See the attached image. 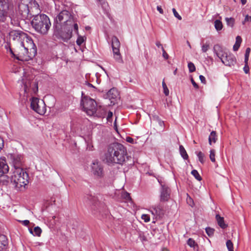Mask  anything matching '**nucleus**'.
<instances>
[{"label":"nucleus","instance_id":"1","mask_svg":"<svg viewBox=\"0 0 251 251\" xmlns=\"http://www.w3.org/2000/svg\"><path fill=\"white\" fill-rule=\"evenodd\" d=\"M7 157L14 168L11 176V182L16 190L21 191L25 189L29 183L28 174L24 169V155L15 152L9 153Z\"/></svg>","mask_w":251,"mask_h":251},{"label":"nucleus","instance_id":"2","mask_svg":"<svg viewBox=\"0 0 251 251\" xmlns=\"http://www.w3.org/2000/svg\"><path fill=\"white\" fill-rule=\"evenodd\" d=\"M127 154L126 148L123 144L113 143L108 145L103 161L109 166L115 164L122 165L127 158Z\"/></svg>","mask_w":251,"mask_h":251},{"label":"nucleus","instance_id":"3","mask_svg":"<svg viewBox=\"0 0 251 251\" xmlns=\"http://www.w3.org/2000/svg\"><path fill=\"white\" fill-rule=\"evenodd\" d=\"M77 19L72 9H65L60 11L54 18L53 24L73 25L75 33L78 35Z\"/></svg>","mask_w":251,"mask_h":251},{"label":"nucleus","instance_id":"4","mask_svg":"<svg viewBox=\"0 0 251 251\" xmlns=\"http://www.w3.org/2000/svg\"><path fill=\"white\" fill-rule=\"evenodd\" d=\"M32 17L31 21L32 27L41 34H47L51 26L49 17L46 14H40L33 15Z\"/></svg>","mask_w":251,"mask_h":251},{"label":"nucleus","instance_id":"5","mask_svg":"<svg viewBox=\"0 0 251 251\" xmlns=\"http://www.w3.org/2000/svg\"><path fill=\"white\" fill-rule=\"evenodd\" d=\"M53 36L58 39L67 42L72 37L73 25L53 24Z\"/></svg>","mask_w":251,"mask_h":251},{"label":"nucleus","instance_id":"6","mask_svg":"<svg viewBox=\"0 0 251 251\" xmlns=\"http://www.w3.org/2000/svg\"><path fill=\"white\" fill-rule=\"evenodd\" d=\"M23 39L24 41H25L27 45L26 46H25V43L24 42H21V45L24 47L25 52L27 53V55L25 56H31V60L33 57L35 56L37 53V49L35 44L34 43L33 40L32 38L28 35L26 33H22Z\"/></svg>","mask_w":251,"mask_h":251},{"label":"nucleus","instance_id":"7","mask_svg":"<svg viewBox=\"0 0 251 251\" xmlns=\"http://www.w3.org/2000/svg\"><path fill=\"white\" fill-rule=\"evenodd\" d=\"M83 201L86 206L92 211L93 214H95L99 211L100 201L97 197L94 194H87L83 199Z\"/></svg>","mask_w":251,"mask_h":251},{"label":"nucleus","instance_id":"8","mask_svg":"<svg viewBox=\"0 0 251 251\" xmlns=\"http://www.w3.org/2000/svg\"><path fill=\"white\" fill-rule=\"evenodd\" d=\"M80 106L82 110L90 116L94 115L97 108V103L95 100L89 97H84L81 100Z\"/></svg>","mask_w":251,"mask_h":251},{"label":"nucleus","instance_id":"9","mask_svg":"<svg viewBox=\"0 0 251 251\" xmlns=\"http://www.w3.org/2000/svg\"><path fill=\"white\" fill-rule=\"evenodd\" d=\"M30 2L29 0H21L18 5V14L21 16L20 18L25 20L32 17L33 16L29 13L28 3Z\"/></svg>","mask_w":251,"mask_h":251},{"label":"nucleus","instance_id":"10","mask_svg":"<svg viewBox=\"0 0 251 251\" xmlns=\"http://www.w3.org/2000/svg\"><path fill=\"white\" fill-rule=\"evenodd\" d=\"M30 108L40 115H43L46 111L44 101L36 97L30 99Z\"/></svg>","mask_w":251,"mask_h":251},{"label":"nucleus","instance_id":"11","mask_svg":"<svg viewBox=\"0 0 251 251\" xmlns=\"http://www.w3.org/2000/svg\"><path fill=\"white\" fill-rule=\"evenodd\" d=\"M91 172L97 178H102L104 176L103 165L97 160L94 161L91 165Z\"/></svg>","mask_w":251,"mask_h":251},{"label":"nucleus","instance_id":"12","mask_svg":"<svg viewBox=\"0 0 251 251\" xmlns=\"http://www.w3.org/2000/svg\"><path fill=\"white\" fill-rule=\"evenodd\" d=\"M103 97L104 99H108L110 101V104L114 105L117 103L118 100L120 99L119 93L117 89L115 88H112L110 89L105 95Z\"/></svg>","mask_w":251,"mask_h":251},{"label":"nucleus","instance_id":"13","mask_svg":"<svg viewBox=\"0 0 251 251\" xmlns=\"http://www.w3.org/2000/svg\"><path fill=\"white\" fill-rule=\"evenodd\" d=\"M160 192V201L162 202H167L170 198L171 190L170 188L166 184L162 185L159 190Z\"/></svg>","mask_w":251,"mask_h":251},{"label":"nucleus","instance_id":"14","mask_svg":"<svg viewBox=\"0 0 251 251\" xmlns=\"http://www.w3.org/2000/svg\"><path fill=\"white\" fill-rule=\"evenodd\" d=\"M4 48L6 49V51H9L11 57L16 59L18 60L22 61H28L31 60V56H19L18 54L15 53V52L12 50V48L10 47V44L9 42H7L5 45Z\"/></svg>","mask_w":251,"mask_h":251},{"label":"nucleus","instance_id":"15","mask_svg":"<svg viewBox=\"0 0 251 251\" xmlns=\"http://www.w3.org/2000/svg\"><path fill=\"white\" fill-rule=\"evenodd\" d=\"M221 60L225 65L228 66H234L236 63L235 56L228 51L225 53L224 57L221 58Z\"/></svg>","mask_w":251,"mask_h":251},{"label":"nucleus","instance_id":"16","mask_svg":"<svg viewBox=\"0 0 251 251\" xmlns=\"http://www.w3.org/2000/svg\"><path fill=\"white\" fill-rule=\"evenodd\" d=\"M9 3L6 0H0V22H4L6 18Z\"/></svg>","mask_w":251,"mask_h":251},{"label":"nucleus","instance_id":"17","mask_svg":"<svg viewBox=\"0 0 251 251\" xmlns=\"http://www.w3.org/2000/svg\"><path fill=\"white\" fill-rule=\"evenodd\" d=\"M227 51L224 50L222 47L219 44H216L213 47V52L220 59L224 57L225 53Z\"/></svg>","mask_w":251,"mask_h":251},{"label":"nucleus","instance_id":"18","mask_svg":"<svg viewBox=\"0 0 251 251\" xmlns=\"http://www.w3.org/2000/svg\"><path fill=\"white\" fill-rule=\"evenodd\" d=\"M9 167L6 163L4 157L0 159V176L5 174L8 172Z\"/></svg>","mask_w":251,"mask_h":251},{"label":"nucleus","instance_id":"19","mask_svg":"<svg viewBox=\"0 0 251 251\" xmlns=\"http://www.w3.org/2000/svg\"><path fill=\"white\" fill-rule=\"evenodd\" d=\"M22 33L25 32L20 30H12L9 32V36L13 40L20 41L23 39Z\"/></svg>","mask_w":251,"mask_h":251},{"label":"nucleus","instance_id":"20","mask_svg":"<svg viewBox=\"0 0 251 251\" xmlns=\"http://www.w3.org/2000/svg\"><path fill=\"white\" fill-rule=\"evenodd\" d=\"M8 239L3 234H0V251H5L8 246Z\"/></svg>","mask_w":251,"mask_h":251},{"label":"nucleus","instance_id":"21","mask_svg":"<svg viewBox=\"0 0 251 251\" xmlns=\"http://www.w3.org/2000/svg\"><path fill=\"white\" fill-rule=\"evenodd\" d=\"M94 115L92 116L97 117L98 118H104L106 114V111L104 108H101L100 106L96 108L95 112H94Z\"/></svg>","mask_w":251,"mask_h":251},{"label":"nucleus","instance_id":"22","mask_svg":"<svg viewBox=\"0 0 251 251\" xmlns=\"http://www.w3.org/2000/svg\"><path fill=\"white\" fill-rule=\"evenodd\" d=\"M111 41L113 51H116V52H119L120 47V42L118 38L116 36H114L112 37Z\"/></svg>","mask_w":251,"mask_h":251},{"label":"nucleus","instance_id":"23","mask_svg":"<svg viewBox=\"0 0 251 251\" xmlns=\"http://www.w3.org/2000/svg\"><path fill=\"white\" fill-rule=\"evenodd\" d=\"M216 219L218 226L222 229H226L227 227V225L225 223L224 218L220 215H216Z\"/></svg>","mask_w":251,"mask_h":251},{"label":"nucleus","instance_id":"24","mask_svg":"<svg viewBox=\"0 0 251 251\" xmlns=\"http://www.w3.org/2000/svg\"><path fill=\"white\" fill-rule=\"evenodd\" d=\"M100 181V186L105 187L111 185L112 183L113 179L110 177H102Z\"/></svg>","mask_w":251,"mask_h":251},{"label":"nucleus","instance_id":"25","mask_svg":"<svg viewBox=\"0 0 251 251\" xmlns=\"http://www.w3.org/2000/svg\"><path fill=\"white\" fill-rule=\"evenodd\" d=\"M9 182L14 186L11 182V177H9L7 175H5V174L0 176V183L2 185L7 186L9 184Z\"/></svg>","mask_w":251,"mask_h":251},{"label":"nucleus","instance_id":"26","mask_svg":"<svg viewBox=\"0 0 251 251\" xmlns=\"http://www.w3.org/2000/svg\"><path fill=\"white\" fill-rule=\"evenodd\" d=\"M179 153L181 155V156L183 158L184 160H187L188 159L189 156L188 155L184 148V147L182 145H179Z\"/></svg>","mask_w":251,"mask_h":251},{"label":"nucleus","instance_id":"27","mask_svg":"<svg viewBox=\"0 0 251 251\" xmlns=\"http://www.w3.org/2000/svg\"><path fill=\"white\" fill-rule=\"evenodd\" d=\"M217 139L216 132L215 131H211L208 138L209 144L211 145L212 143H215L216 142Z\"/></svg>","mask_w":251,"mask_h":251},{"label":"nucleus","instance_id":"28","mask_svg":"<svg viewBox=\"0 0 251 251\" xmlns=\"http://www.w3.org/2000/svg\"><path fill=\"white\" fill-rule=\"evenodd\" d=\"M153 214H156L158 216H161L164 214V211L160 205L155 206L152 212Z\"/></svg>","mask_w":251,"mask_h":251},{"label":"nucleus","instance_id":"29","mask_svg":"<svg viewBox=\"0 0 251 251\" xmlns=\"http://www.w3.org/2000/svg\"><path fill=\"white\" fill-rule=\"evenodd\" d=\"M214 26L217 31L221 30L223 27L222 22L220 20H216L214 22Z\"/></svg>","mask_w":251,"mask_h":251},{"label":"nucleus","instance_id":"30","mask_svg":"<svg viewBox=\"0 0 251 251\" xmlns=\"http://www.w3.org/2000/svg\"><path fill=\"white\" fill-rule=\"evenodd\" d=\"M114 54V57L115 59L119 63H122L123 62V60L121 57V55L120 53V50H119V52H116L115 51H113Z\"/></svg>","mask_w":251,"mask_h":251},{"label":"nucleus","instance_id":"31","mask_svg":"<svg viewBox=\"0 0 251 251\" xmlns=\"http://www.w3.org/2000/svg\"><path fill=\"white\" fill-rule=\"evenodd\" d=\"M226 24L228 26L232 27L234 25L235 20L233 18H225Z\"/></svg>","mask_w":251,"mask_h":251},{"label":"nucleus","instance_id":"32","mask_svg":"<svg viewBox=\"0 0 251 251\" xmlns=\"http://www.w3.org/2000/svg\"><path fill=\"white\" fill-rule=\"evenodd\" d=\"M191 174L194 176V177L198 180L201 181L202 179L200 175L199 172L196 170H193L191 171Z\"/></svg>","mask_w":251,"mask_h":251},{"label":"nucleus","instance_id":"33","mask_svg":"<svg viewBox=\"0 0 251 251\" xmlns=\"http://www.w3.org/2000/svg\"><path fill=\"white\" fill-rule=\"evenodd\" d=\"M196 153L197 154V155L199 158V161L201 164H203L204 162V154L201 151H198V152H196Z\"/></svg>","mask_w":251,"mask_h":251},{"label":"nucleus","instance_id":"34","mask_svg":"<svg viewBox=\"0 0 251 251\" xmlns=\"http://www.w3.org/2000/svg\"><path fill=\"white\" fill-rule=\"evenodd\" d=\"M33 231V236H36L39 237L41 235V234L42 233V229L39 226H37L34 228Z\"/></svg>","mask_w":251,"mask_h":251},{"label":"nucleus","instance_id":"35","mask_svg":"<svg viewBox=\"0 0 251 251\" xmlns=\"http://www.w3.org/2000/svg\"><path fill=\"white\" fill-rule=\"evenodd\" d=\"M215 229L210 227L205 228V232L209 237L213 236L214 233Z\"/></svg>","mask_w":251,"mask_h":251},{"label":"nucleus","instance_id":"36","mask_svg":"<svg viewBox=\"0 0 251 251\" xmlns=\"http://www.w3.org/2000/svg\"><path fill=\"white\" fill-rule=\"evenodd\" d=\"M201 51L202 52H206L209 48V43L206 42L205 44H202V42L201 43Z\"/></svg>","mask_w":251,"mask_h":251},{"label":"nucleus","instance_id":"37","mask_svg":"<svg viewBox=\"0 0 251 251\" xmlns=\"http://www.w3.org/2000/svg\"><path fill=\"white\" fill-rule=\"evenodd\" d=\"M188 68L190 73H193L196 71V67L194 64L191 62L188 63Z\"/></svg>","mask_w":251,"mask_h":251},{"label":"nucleus","instance_id":"38","mask_svg":"<svg viewBox=\"0 0 251 251\" xmlns=\"http://www.w3.org/2000/svg\"><path fill=\"white\" fill-rule=\"evenodd\" d=\"M226 245L228 251H234L233 245L232 242L230 240H227Z\"/></svg>","mask_w":251,"mask_h":251},{"label":"nucleus","instance_id":"39","mask_svg":"<svg viewBox=\"0 0 251 251\" xmlns=\"http://www.w3.org/2000/svg\"><path fill=\"white\" fill-rule=\"evenodd\" d=\"M162 87L163 88L164 94L166 96H168L169 94V90L168 88H167V86L164 81L162 82Z\"/></svg>","mask_w":251,"mask_h":251},{"label":"nucleus","instance_id":"40","mask_svg":"<svg viewBox=\"0 0 251 251\" xmlns=\"http://www.w3.org/2000/svg\"><path fill=\"white\" fill-rule=\"evenodd\" d=\"M187 243L188 246H189L190 247H195V246L196 245V242L194 240H193L192 238H189L187 240Z\"/></svg>","mask_w":251,"mask_h":251},{"label":"nucleus","instance_id":"41","mask_svg":"<svg viewBox=\"0 0 251 251\" xmlns=\"http://www.w3.org/2000/svg\"><path fill=\"white\" fill-rule=\"evenodd\" d=\"M215 151L214 150H211L210 151V155L209 157L211 160V161L212 162H215Z\"/></svg>","mask_w":251,"mask_h":251},{"label":"nucleus","instance_id":"42","mask_svg":"<svg viewBox=\"0 0 251 251\" xmlns=\"http://www.w3.org/2000/svg\"><path fill=\"white\" fill-rule=\"evenodd\" d=\"M84 40L83 37L78 35L77 39L76 41V44L78 46H81L84 42Z\"/></svg>","mask_w":251,"mask_h":251},{"label":"nucleus","instance_id":"43","mask_svg":"<svg viewBox=\"0 0 251 251\" xmlns=\"http://www.w3.org/2000/svg\"><path fill=\"white\" fill-rule=\"evenodd\" d=\"M138 237L140 240L142 242L147 241V238L142 232H140L139 233Z\"/></svg>","mask_w":251,"mask_h":251},{"label":"nucleus","instance_id":"44","mask_svg":"<svg viewBox=\"0 0 251 251\" xmlns=\"http://www.w3.org/2000/svg\"><path fill=\"white\" fill-rule=\"evenodd\" d=\"M172 11H173V14L174 15V16L177 19H178L179 20H181L182 19L181 16L179 15V14L177 13V12L176 11V10L175 8H173Z\"/></svg>","mask_w":251,"mask_h":251},{"label":"nucleus","instance_id":"45","mask_svg":"<svg viewBox=\"0 0 251 251\" xmlns=\"http://www.w3.org/2000/svg\"><path fill=\"white\" fill-rule=\"evenodd\" d=\"M246 22H251V16L248 15L245 16L244 20L242 22V24L244 25Z\"/></svg>","mask_w":251,"mask_h":251},{"label":"nucleus","instance_id":"46","mask_svg":"<svg viewBox=\"0 0 251 251\" xmlns=\"http://www.w3.org/2000/svg\"><path fill=\"white\" fill-rule=\"evenodd\" d=\"M142 219L145 222H148L150 221V216L147 214H143L142 216Z\"/></svg>","mask_w":251,"mask_h":251},{"label":"nucleus","instance_id":"47","mask_svg":"<svg viewBox=\"0 0 251 251\" xmlns=\"http://www.w3.org/2000/svg\"><path fill=\"white\" fill-rule=\"evenodd\" d=\"M162 50L163 57L165 59H168L169 58V56L168 54V53L166 52L163 47H162Z\"/></svg>","mask_w":251,"mask_h":251},{"label":"nucleus","instance_id":"48","mask_svg":"<svg viewBox=\"0 0 251 251\" xmlns=\"http://www.w3.org/2000/svg\"><path fill=\"white\" fill-rule=\"evenodd\" d=\"M10 18H11V24L12 25H18L19 24V21L18 20L13 19L11 17H10Z\"/></svg>","mask_w":251,"mask_h":251},{"label":"nucleus","instance_id":"49","mask_svg":"<svg viewBox=\"0 0 251 251\" xmlns=\"http://www.w3.org/2000/svg\"><path fill=\"white\" fill-rule=\"evenodd\" d=\"M243 70L245 74H248L250 71V69L248 65L245 64V66L243 68Z\"/></svg>","mask_w":251,"mask_h":251},{"label":"nucleus","instance_id":"50","mask_svg":"<svg viewBox=\"0 0 251 251\" xmlns=\"http://www.w3.org/2000/svg\"><path fill=\"white\" fill-rule=\"evenodd\" d=\"M242 38L240 36H236L235 43L240 45L242 42Z\"/></svg>","mask_w":251,"mask_h":251},{"label":"nucleus","instance_id":"51","mask_svg":"<svg viewBox=\"0 0 251 251\" xmlns=\"http://www.w3.org/2000/svg\"><path fill=\"white\" fill-rule=\"evenodd\" d=\"M200 79L202 83L205 84L206 83V79L205 77L202 75H200L199 76Z\"/></svg>","mask_w":251,"mask_h":251},{"label":"nucleus","instance_id":"52","mask_svg":"<svg viewBox=\"0 0 251 251\" xmlns=\"http://www.w3.org/2000/svg\"><path fill=\"white\" fill-rule=\"evenodd\" d=\"M4 147V141L3 139L0 136V151H1Z\"/></svg>","mask_w":251,"mask_h":251},{"label":"nucleus","instance_id":"53","mask_svg":"<svg viewBox=\"0 0 251 251\" xmlns=\"http://www.w3.org/2000/svg\"><path fill=\"white\" fill-rule=\"evenodd\" d=\"M113 117V113L110 111H109L108 112V113H107V120H109L110 119L112 118V117Z\"/></svg>","mask_w":251,"mask_h":251},{"label":"nucleus","instance_id":"54","mask_svg":"<svg viewBox=\"0 0 251 251\" xmlns=\"http://www.w3.org/2000/svg\"><path fill=\"white\" fill-rule=\"evenodd\" d=\"M20 222H21L23 225L26 226L28 225L29 224V221L27 220H25L23 221H20Z\"/></svg>","mask_w":251,"mask_h":251},{"label":"nucleus","instance_id":"55","mask_svg":"<svg viewBox=\"0 0 251 251\" xmlns=\"http://www.w3.org/2000/svg\"><path fill=\"white\" fill-rule=\"evenodd\" d=\"M191 81L192 82V84L193 86L196 88L198 89L199 88V85L196 83V82L194 81L193 78H191Z\"/></svg>","mask_w":251,"mask_h":251},{"label":"nucleus","instance_id":"56","mask_svg":"<svg viewBox=\"0 0 251 251\" xmlns=\"http://www.w3.org/2000/svg\"><path fill=\"white\" fill-rule=\"evenodd\" d=\"M240 46V45L238 44L237 43H235V44L233 45V50L234 51L238 50Z\"/></svg>","mask_w":251,"mask_h":251},{"label":"nucleus","instance_id":"57","mask_svg":"<svg viewBox=\"0 0 251 251\" xmlns=\"http://www.w3.org/2000/svg\"><path fill=\"white\" fill-rule=\"evenodd\" d=\"M126 141L127 142H128L129 143H132V144H133L134 142V139L130 137H127L126 138Z\"/></svg>","mask_w":251,"mask_h":251},{"label":"nucleus","instance_id":"58","mask_svg":"<svg viewBox=\"0 0 251 251\" xmlns=\"http://www.w3.org/2000/svg\"><path fill=\"white\" fill-rule=\"evenodd\" d=\"M34 88L33 89V91L34 93H35L37 92L38 91L37 83L35 82L34 83Z\"/></svg>","mask_w":251,"mask_h":251},{"label":"nucleus","instance_id":"59","mask_svg":"<svg viewBox=\"0 0 251 251\" xmlns=\"http://www.w3.org/2000/svg\"><path fill=\"white\" fill-rule=\"evenodd\" d=\"M157 11L161 14H163V10L161 8L160 6H157Z\"/></svg>","mask_w":251,"mask_h":251},{"label":"nucleus","instance_id":"60","mask_svg":"<svg viewBox=\"0 0 251 251\" xmlns=\"http://www.w3.org/2000/svg\"><path fill=\"white\" fill-rule=\"evenodd\" d=\"M250 51H251V49L250 48H247L246 50L245 55H250Z\"/></svg>","mask_w":251,"mask_h":251},{"label":"nucleus","instance_id":"61","mask_svg":"<svg viewBox=\"0 0 251 251\" xmlns=\"http://www.w3.org/2000/svg\"><path fill=\"white\" fill-rule=\"evenodd\" d=\"M249 58V55H245V59H244V62L245 64L248 65V62Z\"/></svg>","mask_w":251,"mask_h":251},{"label":"nucleus","instance_id":"62","mask_svg":"<svg viewBox=\"0 0 251 251\" xmlns=\"http://www.w3.org/2000/svg\"><path fill=\"white\" fill-rule=\"evenodd\" d=\"M158 123L160 126H162L164 124V122L163 121H162L158 117H157Z\"/></svg>","mask_w":251,"mask_h":251},{"label":"nucleus","instance_id":"63","mask_svg":"<svg viewBox=\"0 0 251 251\" xmlns=\"http://www.w3.org/2000/svg\"><path fill=\"white\" fill-rule=\"evenodd\" d=\"M86 84L89 87H92V88L96 89V87H95L93 84H92L91 83H90L89 82H87Z\"/></svg>","mask_w":251,"mask_h":251},{"label":"nucleus","instance_id":"64","mask_svg":"<svg viewBox=\"0 0 251 251\" xmlns=\"http://www.w3.org/2000/svg\"><path fill=\"white\" fill-rule=\"evenodd\" d=\"M155 44L158 48H160V47L162 48V44L158 41L156 42Z\"/></svg>","mask_w":251,"mask_h":251}]
</instances>
